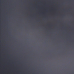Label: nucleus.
I'll list each match as a JSON object with an SVG mask.
<instances>
[{
  "mask_svg": "<svg viewBox=\"0 0 74 74\" xmlns=\"http://www.w3.org/2000/svg\"><path fill=\"white\" fill-rule=\"evenodd\" d=\"M45 31H47V0H45Z\"/></svg>",
  "mask_w": 74,
  "mask_h": 74,
  "instance_id": "nucleus-1",
  "label": "nucleus"
}]
</instances>
